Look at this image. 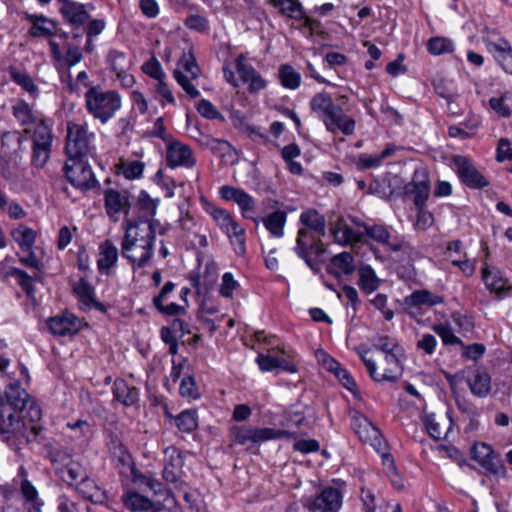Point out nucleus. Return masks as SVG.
Returning a JSON list of instances; mask_svg holds the SVG:
<instances>
[{
	"instance_id": "1",
	"label": "nucleus",
	"mask_w": 512,
	"mask_h": 512,
	"mask_svg": "<svg viewBox=\"0 0 512 512\" xmlns=\"http://www.w3.org/2000/svg\"><path fill=\"white\" fill-rule=\"evenodd\" d=\"M157 225L159 222L152 219H124L121 254L133 269L143 268L153 257Z\"/></svg>"
},
{
	"instance_id": "2",
	"label": "nucleus",
	"mask_w": 512,
	"mask_h": 512,
	"mask_svg": "<svg viewBox=\"0 0 512 512\" xmlns=\"http://www.w3.org/2000/svg\"><path fill=\"white\" fill-rule=\"evenodd\" d=\"M29 408L27 414L32 421L39 420L41 410L29 394L21 388L18 382L10 383L4 396L0 395V433L16 435L23 432L24 410Z\"/></svg>"
},
{
	"instance_id": "3",
	"label": "nucleus",
	"mask_w": 512,
	"mask_h": 512,
	"mask_svg": "<svg viewBox=\"0 0 512 512\" xmlns=\"http://www.w3.org/2000/svg\"><path fill=\"white\" fill-rule=\"evenodd\" d=\"M87 111L101 123L108 122L121 108V97L113 90H103L100 86H90L85 95Z\"/></svg>"
},
{
	"instance_id": "4",
	"label": "nucleus",
	"mask_w": 512,
	"mask_h": 512,
	"mask_svg": "<svg viewBox=\"0 0 512 512\" xmlns=\"http://www.w3.org/2000/svg\"><path fill=\"white\" fill-rule=\"evenodd\" d=\"M359 357L365 364L370 377L376 382L394 383L402 376L403 367L397 352L385 355L383 372H378L376 362L368 357L369 349L359 346L355 348Z\"/></svg>"
},
{
	"instance_id": "5",
	"label": "nucleus",
	"mask_w": 512,
	"mask_h": 512,
	"mask_svg": "<svg viewBox=\"0 0 512 512\" xmlns=\"http://www.w3.org/2000/svg\"><path fill=\"white\" fill-rule=\"evenodd\" d=\"M95 134L88 131V125L68 123L65 151L67 157H87L94 153L91 145Z\"/></svg>"
},
{
	"instance_id": "6",
	"label": "nucleus",
	"mask_w": 512,
	"mask_h": 512,
	"mask_svg": "<svg viewBox=\"0 0 512 512\" xmlns=\"http://www.w3.org/2000/svg\"><path fill=\"white\" fill-rule=\"evenodd\" d=\"M86 157H68L64 173L67 180L77 189L86 191L94 188L98 181Z\"/></svg>"
},
{
	"instance_id": "7",
	"label": "nucleus",
	"mask_w": 512,
	"mask_h": 512,
	"mask_svg": "<svg viewBox=\"0 0 512 512\" xmlns=\"http://www.w3.org/2000/svg\"><path fill=\"white\" fill-rule=\"evenodd\" d=\"M320 237L307 228H301L298 230L296 246L294 247L295 253L315 272L318 271V268L313 263L310 255L314 254L319 257L325 253V247Z\"/></svg>"
},
{
	"instance_id": "8",
	"label": "nucleus",
	"mask_w": 512,
	"mask_h": 512,
	"mask_svg": "<svg viewBox=\"0 0 512 512\" xmlns=\"http://www.w3.org/2000/svg\"><path fill=\"white\" fill-rule=\"evenodd\" d=\"M472 458L486 471L487 474L504 478L507 469L500 454L486 443H476L472 448Z\"/></svg>"
},
{
	"instance_id": "9",
	"label": "nucleus",
	"mask_w": 512,
	"mask_h": 512,
	"mask_svg": "<svg viewBox=\"0 0 512 512\" xmlns=\"http://www.w3.org/2000/svg\"><path fill=\"white\" fill-rule=\"evenodd\" d=\"M290 438L292 433L286 430L273 429V428H252V427H241L234 431L235 442L241 445L252 446L265 441Z\"/></svg>"
},
{
	"instance_id": "10",
	"label": "nucleus",
	"mask_w": 512,
	"mask_h": 512,
	"mask_svg": "<svg viewBox=\"0 0 512 512\" xmlns=\"http://www.w3.org/2000/svg\"><path fill=\"white\" fill-rule=\"evenodd\" d=\"M351 426L362 442L369 443L377 452L385 450L386 441L366 416L355 412L351 416Z\"/></svg>"
},
{
	"instance_id": "11",
	"label": "nucleus",
	"mask_w": 512,
	"mask_h": 512,
	"mask_svg": "<svg viewBox=\"0 0 512 512\" xmlns=\"http://www.w3.org/2000/svg\"><path fill=\"white\" fill-rule=\"evenodd\" d=\"M403 194L413 196L415 206H426L430 195V178L425 167L420 166L414 170L411 181L403 187Z\"/></svg>"
},
{
	"instance_id": "12",
	"label": "nucleus",
	"mask_w": 512,
	"mask_h": 512,
	"mask_svg": "<svg viewBox=\"0 0 512 512\" xmlns=\"http://www.w3.org/2000/svg\"><path fill=\"white\" fill-rule=\"evenodd\" d=\"M342 498L339 489L326 487L315 497L307 498L304 506L312 512H338L342 506Z\"/></svg>"
},
{
	"instance_id": "13",
	"label": "nucleus",
	"mask_w": 512,
	"mask_h": 512,
	"mask_svg": "<svg viewBox=\"0 0 512 512\" xmlns=\"http://www.w3.org/2000/svg\"><path fill=\"white\" fill-rule=\"evenodd\" d=\"M111 450L116 468L122 477L133 483H138L139 479L144 478V475L136 468L131 454L124 448L122 443L114 441Z\"/></svg>"
},
{
	"instance_id": "14",
	"label": "nucleus",
	"mask_w": 512,
	"mask_h": 512,
	"mask_svg": "<svg viewBox=\"0 0 512 512\" xmlns=\"http://www.w3.org/2000/svg\"><path fill=\"white\" fill-rule=\"evenodd\" d=\"M235 66L239 78L247 85L249 93L256 94L267 87V81L252 64L247 62L244 55L241 54L236 58Z\"/></svg>"
},
{
	"instance_id": "15",
	"label": "nucleus",
	"mask_w": 512,
	"mask_h": 512,
	"mask_svg": "<svg viewBox=\"0 0 512 512\" xmlns=\"http://www.w3.org/2000/svg\"><path fill=\"white\" fill-rule=\"evenodd\" d=\"M165 466L162 472L163 479L167 483L174 484L175 488H182L185 485L183 478L184 460L175 447H168L165 450Z\"/></svg>"
},
{
	"instance_id": "16",
	"label": "nucleus",
	"mask_w": 512,
	"mask_h": 512,
	"mask_svg": "<svg viewBox=\"0 0 512 512\" xmlns=\"http://www.w3.org/2000/svg\"><path fill=\"white\" fill-rule=\"evenodd\" d=\"M104 206L106 214L113 220L117 221V215L124 213L125 218H129L130 201L127 191L120 192L116 189L109 188L104 192Z\"/></svg>"
},
{
	"instance_id": "17",
	"label": "nucleus",
	"mask_w": 512,
	"mask_h": 512,
	"mask_svg": "<svg viewBox=\"0 0 512 512\" xmlns=\"http://www.w3.org/2000/svg\"><path fill=\"white\" fill-rule=\"evenodd\" d=\"M454 163L457 168L459 178L469 188L481 189L489 184L486 178L467 158L463 156H456Z\"/></svg>"
},
{
	"instance_id": "18",
	"label": "nucleus",
	"mask_w": 512,
	"mask_h": 512,
	"mask_svg": "<svg viewBox=\"0 0 512 512\" xmlns=\"http://www.w3.org/2000/svg\"><path fill=\"white\" fill-rule=\"evenodd\" d=\"M323 124L327 131L334 134L341 132L346 136L352 135L356 127V121L347 115L344 109L338 104L323 121Z\"/></svg>"
},
{
	"instance_id": "19",
	"label": "nucleus",
	"mask_w": 512,
	"mask_h": 512,
	"mask_svg": "<svg viewBox=\"0 0 512 512\" xmlns=\"http://www.w3.org/2000/svg\"><path fill=\"white\" fill-rule=\"evenodd\" d=\"M226 200H232L239 206L243 218L256 224L260 222V216L255 215L256 202L244 190L226 186Z\"/></svg>"
},
{
	"instance_id": "20",
	"label": "nucleus",
	"mask_w": 512,
	"mask_h": 512,
	"mask_svg": "<svg viewBox=\"0 0 512 512\" xmlns=\"http://www.w3.org/2000/svg\"><path fill=\"white\" fill-rule=\"evenodd\" d=\"M482 280L486 288L496 294L499 299L504 298L512 291V285L508 279L504 278L501 271L494 267L482 269Z\"/></svg>"
},
{
	"instance_id": "21",
	"label": "nucleus",
	"mask_w": 512,
	"mask_h": 512,
	"mask_svg": "<svg viewBox=\"0 0 512 512\" xmlns=\"http://www.w3.org/2000/svg\"><path fill=\"white\" fill-rule=\"evenodd\" d=\"M167 165L171 168L183 166L186 168L195 165V158L189 146L181 142H170L166 150Z\"/></svg>"
},
{
	"instance_id": "22",
	"label": "nucleus",
	"mask_w": 512,
	"mask_h": 512,
	"mask_svg": "<svg viewBox=\"0 0 512 512\" xmlns=\"http://www.w3.org/2000/svg\"><path fill=\"white\" fill-rule=\"evenodd\" d=\"M484 42L487 50L493 55L496 62L506 73L512 75V47L509 42L503 38L496 42L485 39Z\"/></svg>"
},
{
	"instance_id": "23",
	"label": "nucleus",
	"mask_w": 512,
	"mask_h": 512,
	"mask_svg": "<svg viewBox=\"0 0 512 512\" xmlns=\"http://www.w3.org/2000/svg\"><path fill=\"white\" fill-rule=\"evenodd\" d=\"M47 327L55 336H66L76 334L80 329V323L73 314L66 313L49 318Z\"/></svg>"
},
{
	"instance_id": "24",
	"label": "nucleus",
	"mask_w": 512,
	"mask_h": 512,
	"mask_svg": "<svg viewBox=\"0 0 512 512\" xmlns=\"http://www.w3.org/2000/svg\"><path fill=\"white\" fill-rule=\"evenodd\" d=\"M217 279V267L213 262L206 263L203 276L198 272H192L189 275L190 285L198 295H202L212 288Z\"/></svg>"
},
{
	"instance_id": "25",
	"label": "nucleus",
	"mask_w": 512,
	"mask_h": 512,
	"mask_svg": "<svg viewBox=\"0 0 512 512\" xmlns=\"http://www.w3.org/2000/svg\"><path fill=\"white\" fill-rule=\"evenodd\" d=\"M290 357V355H288V358H285L279 357L278 355H272L270 353H259L256 358V363L262 372H270L280 368L288 373H295L297 372V366Z\"/></svg>"
},
{
	"instance_id": "26",
	"label": "nucleus",
	"mask_w": 512,
	"mask_h": 512,
	"mask_svg": "<svg viewBox=\"0 0 512 512\" xmlns=\"http://www.w3.org/2000/svg\"><path fill=\"white\" fill-rule=\"evenodd\" d=\"M25 19L32 23L28 34L31 37H50L57 33L56 23L44 15L24 13Z\"/></svg>"
},
{
	"instance_id": "27",
	"label": "nucleus",
	"mask_w": 512,
	"mask_h": 512,
	"mask_svg": "<svg viewBox=\"0 0 512 512\" xmlns=\"http://www.w3.org/2000/svg\"><path fill=\"white\" fill-rule=\"evenodd\" d=\"M273 8L283 17L302 21L304 27L312 28L314 20L308 17L301 6V2H271Z\"/></svg>"
},
{
	"instance_id": "28",
	"label": "nucleus",
	"mask_w": 512,
	"mask_h": 512,
	"mask_svg": "<svg viewBox=\"0 0 512 512\" xmlns=\"http://www.w3.org/2000/svg\"><path fill=\"white\" fill-rule=\"evenodd\" d=\"M330 230L334 240L341 245L358 243L363 237V233L351 228L343 218H338Z\"/></svg>"
},
{
	"instance_id": "29",
	"label": "nucleus",
	"mask_w": 512,
	"mask_h": 512,
	"mask_svg": "<svg viewBox=\"0 0 512 512\" xmlns=\"http://www.w3.org/2000/svg\"><path fill=\"white\" fill-rule=\"evenodd\" d=\"M75 490L84 498L95 504H102L107 500L106 492L99 487L88 474L75 485Z\"/></svg>"
},
{
	"instance_id": "30",
	"label": "nucleus",
	"mask_w": 512,
	"mask_h": 512,
	"mask_svg": "<svg viewBox=\"0 0 512 512\" xmlns=\"http://www.w3.org/2000/svg\"><path fill=\"white\" fill-rule=\"evenodd\" d=\"M443 303V296L434 294L426 289L415 290L404 298V305L409 309L421 306L432 307Z\"/></svg>"
},
{
	"instance_id": "31",
	"label": "nucleus",
	"mask_w": 512,
	"mask_h": 512,
	"mask_svg": "<svg viewBox=\"0 0 512 512\" xmlns=\"http://www.w3.org/2000/svg\"><path fill=\"white\" fill-rule=\"evenodd\" d=\"M337 104L331 94L322 91L314 94L309 101L310 110L323 122Z\"/></svg>"
},
{
	"instance_id": "32",
	"label": "nucleus",
	"mask_w": 512,
	"mask_h": 512,
	"mask_svg": "<svg viewBox=\"0 0 512 512\" xmlns=\"http://www.w3.org/2000/svg\"><path fill=\"white\" fill-rule=\"evenodd\" d=\"M60 12L64 19L75 29L85 24L89 19V14L82 5H77V2H63Z\"/></svg>"
},
{
	"instance_id": "33",
	"label": "nucleus",
	"mask_w": 512,
	"mask_h": 512,
	"mask_svg": "<svg viewBox=\"0 0 512 512\" xmlns=\"http://www.w3.org/2000/svg\"><path fill=\"white\" fill-rule=\"evenodd\" d=\"M260 222L263 223L271 236L281 238L284 235L287 213L282 210H276L265 217H260Z\"/></svg>"
},
{
	"instance_id": "34",
	"label": "nucleus",
	"mask_w": 512,
	"mask_h": 512,
	"mask_svg": "<svg viewBox=\"0 0 512 512\" xmlns=\"http://www.w3.org/2000/svg\"><path fill=\"white\" fill-rule=\"evenodd\" d=\"M122 502L125 508L131 512H152L153 502L138 492L127 491L122 495Z\"/></svg>"
},
{
	"instance_id": "35",
	"label": "nucleus",
	"mask_w": 512,
	"mask_h": 512,
	"mask_svg": "<svg viewBox=\"0 0 512 512\" xmlns=\"http://www.w3.org/2000/svg\"><path fill=\"white\" fill-rule=\"evenodd\" d=\"M114 398L125 406L135 404L139 399L138 389L129 386L123 379H117L113 385Z\"/></svg>"
},
{
	"instance_id": "36",
	"label": "nucleus",
	"mask_w": 512,
	"mask_h": 512,
	"mask_svg": "<svg viewBox=\"0 0 512 512\" xmlns=\"http://www.w3.org/2000/svg\"><path fill=\"white\" fill-rule=\"evenodd\" d=\"M328 271L336 276L351 275L355 271L353 255L350 252H342L333 256Z\"/></svg>"
},
{
	"instance_id": "37",
	"label": "nucleus",
	"mask_w": 512,
	"mask_h": 512,
	"mask_svg": "<svg viewBox=\"0 0 512 512\" xmlns=\"http://www.w3.org/2000/svg\"><path fill=\"white\" fill-rule=\"evenodd\" d=\"M396 151V147L394 144L388 143L385 149L380 154L370 155V154H360L358 156L357 166L362 169H371L379 167L382 162L392 156Z\"/></svg>"
},
{
	"instance_id": "38",
	"label": "nucleus",
	"mask_w": 512,
	"mask_h": 512,
	"mask_svg": "<svg viewBox=\"0 0 512 512\" xmlns=\"http://www.w3.org/2000/svg\"><path fill=\"white\" fill-rule=\"evenodd\" d=\"M99 249L100 258L97 261L98 269L100 271H108L118 260V248L111 240L107 239L100 245Z\"/></svg>"
},
{
	"instance_id": "39",
	"label": "nucleus",
	"mask_w": 512,
	"mask_h": 512,
	"mask_svg": "<svg viewBox=\"0 0 512 512\" xmlns=\"http://www.w3.org/2000/svg\"><path fill=\"white\" fill-rule=\"evenodd\" d=\"M471 393L479 398H485L491 391V377L485 371L477 370L474 376L468 380Z\"/></svg>"
},
{
	"instance_id": "40",
	"label": "nucleus",
	"mask_w": 512,
	"mask_h": 512,
	"mask_svg": "<svg viewBox=\"0 0 512 512\" xmlns=\"http://www.w3.org/2000/svg\"><path fill=\"white\" fill-rule=\"evenodd\" d=\"M300 222L305 225L308 230L319 236H324L326 231V221L323 215L314 209H309L301 213Z\"/></svg>"
},
{
	"instance_id": "41",
	"label": "nucleus",
	"mask_w": 512,
	"mask_h": 512,
	"mask_svg": "<svg viewBox=\"0 0 512 512\" xmlns=\"http://www.w3.org/2000/svg\"><path fill=\"white\" fill-rule=\"evenodd\" d=\"M364 229L367 236L379 243L388 245L393 251H400L406 245L403 241L390 243V233L383 225L364 226Z\"/></svg>"
},
{
	"instance_id": "42",
	"label": "nucleus",
	"mask_w": 512,
	"mask_h": 512,
	"mask_svg": "<svg viewBox=\"0 0 512 512\" xmlns=\"http://www.w3.org/2000/svg\"><path fill=\"white\" fill-rule=\"evenodd\" d=\"M358 285L366 294H371L379 288L380 279L370 265H363L359 268Z\"/></svg>"
},
{
	"instance_id": "43",
	"label": "nucleus",
	"mask_w": 512,
	"mask_h": 512,
	"mask_svg": "<svg viewBox=\"0 0 512 512\" xmlns=\"http://www.w3.org/2000/svg\"><path fill=\"white\" fill-rule=\"evenodd\" d=\"M57 474L69 486H75L78 479L80 481L83 475H87L85 469L74 461H69L64 466L57 468Z\"/></svg>"
},
{
	"instance_id": "44",
	"label": "nucleus",
	"mask_w": 512,
	"mask_h": 512,
	"mask_svg": "<svg viewBox=\"0 0 512 512\" xmlns=\"http://www.w3.org/2000/svg\"><path fill=\"white\" fill-rule=\"evenodd\" d=\"M5 277H14L17 279L19 286L24 290L29 298H34L35 288L34 281L38 280L37 276H30L26 271L12 267L5 275Z\"/></svg>"
},
{
	"instance_id": "45",
	"label": "nucleus",
	"mask_w": 512,
	"mask_h": 512,
	"mask_svg": "<svg viewBox=\"0 0 512 512\" xmlns=\"http://www.w3.org/2000/svg\"><path fill=\"white\" fill-rule=\"evenodd\" d=\"M11 236L24 251H30L36 240V232L23 224L14 229Z\"/></svg>"
},
{
	"instance_id": "46",
	"label": "nucleus",
	"mask_w": 512,
	"mask_h": 512,
	"mask_svg": "<svg viewBox=\"0 0 512 512\" xmlns=\"http://www.w3.org/2000/svg\"><path fill=\"white\" fill-rule=\"evenodd\" d=\"M20 490L25 501L30 504L28 512H41L43 503L38 497V491L35 486L28 479H22L20 482Z\"/></svg>"
},
{
	"instance_id": "47",
	"label": "nucleus",
	"mask_w": 512,
	"mask_h": 512,
	"mask_svg": "<svg viewBox=\"0 0 512 512\" xmlns=\"http://www.w3.org/2000/svg\"><path fill=\"white\" fill-rule=\"evenodd\" d=\"M73 291L79 298L82 309H90L91 303H93L95 299L94 287L84 278H81L74 286Z\"/></svg>"
},
{
	"instance_id": "48",
	"label": "nucleus",
	"mask_w": 512,
	"mask_h": 512,
	"mask_svg": "<svg viewBox=\"0 0 512 512\" xmlns=\"http://www.w3.org/2000/svg\"><path fill=\"white\" fill-rule=\"evenodd\" d=\"M279 80L284 88L295 90L301 84V75L291 65L283 64L279 68Z\"/></svg>"
},
{
	"instance_id": "49",
	"label": "nucleus",
	"mask_w": 512,
	"mask_h": 512,
	"mask_svg": "<svg viewBox=\"0 0 512 512\" xmlns=\"http://www.w3.org/2000/svg\"><path fill=\"white\" fill-rule=\"evenodd\" d=\"M427 51L435 56L451 53L454 51V43L446 37H432L427 42Z\"/></svg>"
},
{
	"instance_id": "50",
	"label": "nucleus",
	"mask_w": 512,
	"mask_h": 512,
	"mask_svg": "<svg viewBox=\"0 0 512 512\" xmlns=\"http://www.w3.org/2000/svg\"><path fill=\"white\" fill-rule=\"evenodd\" d=\"M12 114L22 126L30 125L35 122L32 109L24 100H17L12 106Z\"/></svg>"
},
{
	"instance_id": "51",
	"label": "nucleus",
	"mask_w": 512,
	"mask_h": 512,
	"mask_svg": "<svg viewBox=\"0 0 512 512\" xmlns=\"http://www.w3.org/2000/svg\"><path fill=\"white\" fill-rule=\"evenodd\" d=\"M174 420L178 429L184 433H190L198 426L197 412L195 410H184Z\"/></svg>"
},
{
	"instance_id": "52",
	"label": "nucleus",
	"mask_w": 512,
	"mask_h": 512,
	"mask_svg": "<svg viewBox=\"0 0 512 512\" xmlns=\"http://www.w3.org/2000/svg\"><path fill=\"white\" fill-rule=\"evenodd\" d=\"M108 62L115 74L127 72L131 66V61L127 55L118 50H111L109 52Z\"/></svg>"
},
{
	"instance_id": "53",
	"label": "nucleus",
	"mask_w": 512,
	"mask_h": 512,
	"mask_svg": "<svg viewBox=\"0 0 512 512\" xmlns=\"http://www.w3.org/2000/svg\"><path fill=\"white\" fill-rule=\"evenodd\" d=\"M191 79H196L200 75V68L191 52L184 53L178 61V68Z\"/></svg>"
},
{
	"instance_id": "54",
	"label": "nucleus",
	"mask_w": 512,
	"mask_h": 512,
	"mask_svg": "<svg viewBox=\"0 0 512 512\" xmlns=\"http://www.w3.org/2000/svg\"><path fill=\"white\" fill-rule=\"evenodd\" d=\"M432 329L441 338L444 345H463V341L454 334L448 323L435 324Z\"/></svg>"
},
{
	"instance_id": "55",
	"label": "nucleus",
	"mask_w": 512,
	"mask_h": 512,
	"mask_svg": "<svg viewBox=\"0 0 512 512\" xmlns=\"http://www.w3.org/2000/svg\"><path fill=\"white\" fill-rule=\"evenodd\" d=\"M11 79L21 86L26 92L32 97L36 98L39 94L38 87L34 83L33 79L27 74L19 71L11 72Z\"/></svg>"
},
{
	"instance_id": "56",
	"label": "nucleus",
	"mask_w": 512,
	"mask_h": 512,
	"mask_svg": "<svg viewBox=\"0 0 512 512\" xmlns=\"http://www.w3.org/2000/svg\"><path fill=\"white\" fill-rule=\"evenodd\" d=\"M53 135L50 128L44 123L35 127L33 135V146L51 147Z\"/></svg>"
},
{
	"instance_id": "57",
	"label": "nucleus",
	"mask_w": 512,
	"mask_h": 512,
	"mask_svg": "<svg viewBox=\"0 0 512 512\" xmlns=\"http://www.w3.org/2000/svg\"><path fill=\"white\" fill-rule=\"evenodd\" d=\"M173 76L177 83L191 98H197L200 95L198 89L191 83L192 79L181 70L175 69Z\"/></svg>"
},
{
	"instance_id": "58",
	"label": "nucleus",
	"mask_w": 512,
	"mask_h": 512,
	"mask_svg": "<svg viewBox=\"0 0 512 512\" xmlns=\"http://www.w3.org/2000/svg\"><path fill=\"white\" fill-rule=\"evenodd\" d=\"M179 392L184 398L197 399L199 397V392L192 376H185L181 380Z\"/></svg>"
},
{
	"instance_id": "59",
	"label": "nucleus",
	"mask_w": 512,
	"mask_h": 512,
	"mask_svg": "<svg viewBox=\"0 0 512 512\" xmlns=\"http://www.w3.org/2000/svg\"><path fill=\"white\" fill-rule=\"evenodd\" d=\"M460 346L462 347V357L473 361L479 360L486 352V347L482 343H473L469 345L463 343V345Z\"/></svg>"
},
{
	"instance_id": "60",
	"label": "nucleus",
	"mask_w": 512,
	"mask_h": 512,
	"mask_svg": "<svg viewBox=\"0 0 512 512\" xmlns=\"http://www.w3.org/2000/svg\"><path fill=\"white\" fill-rule=\"evenodd\" d=\"M32 165L43 168L50 158L51 147L33 146Z\"/></svg>"
},
{
	"instance_id": "61",
	"label": "nucleus",
	"mask_w": 512,
	"mask_h": 512,
	"mask_svg": "<svg viewBox=\"0 0 512 512\" xmlns=\"http://www.w3.org/2000/svg\"><path fill=\"white\" fill-rule=\"evenodd\" d=\"M67 428L76 432V438H84L87 439L92 433L91 424L84 419H78L74 422H68L66 424Z\"/></svg>"
},
{
	"instance_id": "62",
	"label": "nucleus",
	"mask_w": 512,
	"mask_h": 512,
	"mask_svg": "<svg viewBox=\"0 0 512 512\" xmlns=\"http://www.w3.org/2000/svg\"><path fill=\"white\" fill-rule=\"evenodd\" d=\"M373 348L387 355L388 353L397 352L399 345L394 339H391L389 336H379L375 340Z\"/></svg>"
},
{
	"instance_id": "63",
	"label": "nucleus",
	"mask_w": 512,
	"mask_h": 512,
	"mask_svg": "<svg viewBox=\"0 0 512 512\" xmlns=\"http://www.w3.org/2000/svg\"><path fill=\"white\" fill-rule=\"evenodd\" d=\"M424 423L428 434L432 438L440 440L446 436V433L441 429L440 423L436 420L434 414L426 416Z\"/></svg>"
},
{
	"instance_id": "64",
	"label": "nucleus",
	"mask_w": 512,
	"mask_h": 512,
	"mask_svg": "<svg viewBox=\"0 0 512 512\" xmlns=\"http://www.w3.org/2000/svg\"><path fill=\"white\" fill-rule=\"evenodd\" d=\"M496 160L498 162H504L506 160L512 161V148L508 138H501L498 141L496 149Z\"/></svg>"
}]
</instances>
